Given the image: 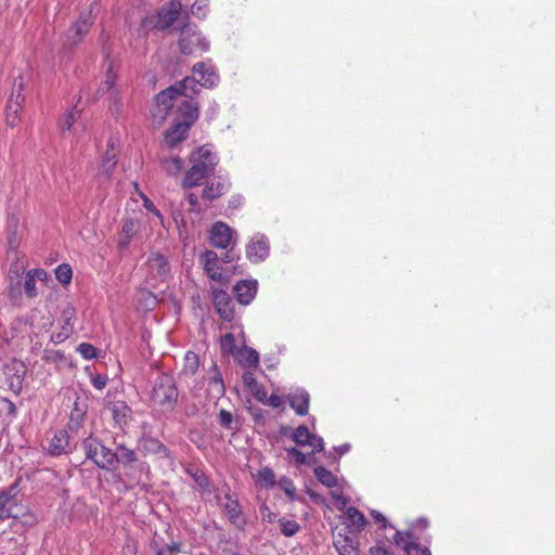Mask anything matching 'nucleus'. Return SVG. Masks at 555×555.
<instances>
[{"mask_svg":"<svg viewBox=\"0 0 555 555\" xmlns=\"http://www.w3.org/2000/svg\"><path fill=\"white\" fill-rule=\"evenodd\" d=\"M197 92L196 79L192 77H185L160 91L155 96V104L151 111L153 121L157 126L163 125L169 111L177 104L178 117L182 118V122L192 126L198 118L199 105L193 99Z\"/></svg>","mask_w":555,"mask_h":555,"instance_id":"f257e3e1","label":"nucleus"},{"mask_svg":"<svg viewBox=\"0 0 555 555\" xmlns=\"http://www.w3.org/2000/svg\"><path fill=\"white\" fill-rule=\"evenodd\" d=\"M190 163L192 166L184 176L183 188L199 185L215 170L218 157L208 145H203L191 154Z\"/></svg>","mask_w":555,"mask_h":555,"instance_id":"f03ea898","label":"nucleus"},{"mask_svg":"<svg viewBox=\"0 0 555 555\" xmlns=\"http://www.w3.org/2000/svg\"><path fill=\"white\" fill-rule=\"evenodd\" d=\"M178 389L171 375L159 374L153 382L151 400L154 405L159 406L163 411H173L178 402Z\"/></svg>","mask_w":555,"mask_h":555,"instance_id":"7ed1b4c3","label":"nucleus"},{"mask_svg":"<svg viewBox=\"0 0 555 555\" xmlns=\"http://www.w3.org/2000/svg\"><path fill=\"white\" fill-rule=\"evenodd\" d=\"M22 519L24 525L31 526L36 522L35 516L18 503L16 499V486H12L0 492V522L9 519Z\"/></svg>","mask_w":555,"mask_h":555,"instance_id":"20e7f679","label":"nucleus"},{"mask_svg":"<svg viewBox=\"0 0 555 555\" xmlns=\"http://www.w3.org/2000/svg\"><path fill=\"white\" fill-rule=\"evenodd\" d=\"M82 449L86 457L94 463L100 469L115 470L114 451L105 447L98 438L87 437L82 441Z\"/></svg>","mask_w":555,"mask_h":555,"instance_id":"39448f33","label":"nucleus"},{"mask_svg":"<svg viewBox=\"0 0 555 555\" xmlns=\"http://www.w3.org/2000/svg\"><path fill=\"white\" fill-rule=\"evenodd\" d=\"M179 49L185 55L206 52L209 49V41L202 36L196 25L186 23L180 31Z\"/></svg>","mask_w":555,"mask_h":555,"instance_id":"423d86ee","label":"nucleus"},{"mask_svg":"<svg viewBox=\"0 0 555 555\" xmlns=\"http://www.w3.org/2000/svg\"><path fill=\"white\" fill-rule=\"evenodd\" d=\"M92 24L93 20L91 9L87 12H82L79 15V18L65 34L64 44L69 49L76 46L88 34Z\"/></svg>","mask_w":555,"mask_h":555,"instance_id":"0eeeda50","label":"nucleus"},{"mask_svg":"<svg viewBox=\"0 0 555 555\" xmlns=\"http://www.w3.org/2000/svg\"><path fill=\"white\" fill-rule=\"evenodd\" d=\"M15 260L10 264L7 276L9 282L8 289L11 298H15L21 295L22 276L28 266L25 257L20 258L17 254H15Z\"/></svg>","mask_w":555,"mask_h":555,"instance_id":"6e6552de","label":"nucleus"},{"mask_svg":"<svg viewBox=\"0 0 555 555\" xmlns=\"http://www.w3.org/2000/svg\"><path fill=\"white\" fill-rule=\"evenodd\" d=\"M76 310L73 306L67 305L61 313L60 330L51 334V341L55 345L65 341L74 332V320Z\"/></svg>","mask_w":555,"mask_h":555,"instance_id":"1a4fd4ad","label":"nucleus"},{"mask_svg":"<svg viewBox=\"0 0 555 555\" xmlns=\"http://www.w3.org/2000/svg\"><path fill=\"white\" fill-rule=\"evenodd\" d=\"M212 302L219 317L227 322L234 319V304L230 295L220 288L211 287Z\"/></svg>","mask_w":555,"mask_h":555,"instance_id":"9d476101","label":"nucleus"},{"mask_svg":"<svg viewBox=\"0 0 555 555\" xmlns=\"http://www.w3.org/2000/svg\"><path fill=\"white\" fill-rule=\"evenodd\" d=\"M234 231L224 222H216L210 231V244L216 248L227 249L235 245Z\"/></svg>","mask_w":555,"mask_h":555,"instance_id":"9b49d317","label":"nucleus"},{"mask_svg":"<svg viewBox=\"0 0 555 555\" xmlns=\"http://www.w3.org/2000/svg\"><path fill=\"white\" fill-rule=\"evenodd\" d=\"M269 241L264 235H256L246 246V257L253 263H259L269 256Z\"/></svg>","mask_w":555,"mask_h":555,"instance_id":"f8f14e48","label":"nucleus"},{"mask_svg":"<svg viewBox=\"0 0 555 555\" xmlns=\"http://www.w3.org/2000/svg\"><path fill=\"white\" fill-rule=\"evenodd\" d=\"M180 11L181 3L179 1H170L157 12L155 28L159 30L169 28L178 20Z\"/></svg>","mask_w":555,"mask_h":555,"instance_id":"ddd939ff","label":"nucleus"},{"mask_svg":"<svg viewBox=\"0 0 555 555\" xmlns=\"http://www.w3.org/2000/svg\"><path fill=\"white\" fill-rule=\"evenodd\" d=\"M72 450L73 448L69 443V436L65 429L55 431L47 447V452L51 456L67 454L72 452Z\"/></svg>","mask_w":555,"mask_h":555,"instance_id":"4468645a","label":"nucleus"},{"mask_svg":"<svg viewBox=\"0 0 555 555\" xmlns=\"http://www.w3.org/2000/svg\"><path fill=\"white\" fill-rule=\"evenodd\" d=\"M199 258L207 275L214 281L222 282L224 276L222 274L221 267L219 266L217 253L214 250H206L201 254Z\"/></svg>","mask_w":555,"mask_h":555,"instance_id":"2eb2a0df","label":"nucleus"},{"mask_svg":"<svg viewBox=\"0 0 555 555\" xmlns=\"http://www.w3.org/2000/svg\"><path fill=\"white\" fill-rule=\"evenodd\" d=\"M257 289L258 283L256 280H241L235 284L233 292L236 296L237 301L241 305L246 306L254 300L257 294Z\"/></svg>","mask_w":555,"mask_h":555,"instance_id":"dca6fc26","label":"nucleus"},{"mask_svg":"<svg viewBox=\"0 0 555 555\" xmlns=\"http://www.w3.org/2000/svg\"><path fill=\"white\" fill-rule=\"evenodd\" d=\"M217 499L219 500L220 505L224 509L229 520L231 524L236 525L238 528H243L245 525V521L242 524H238V520L242 515V508L240 506V503L236 499H233L230 494V490L228 489L224 492V502L221 501V498L218 495Z\"/></svg>","mask_w":555,"mask_h":555,"instance_id":"f3484780","label":"nucleus"},{"mask_svg":"<svg viewBox=\"0 0 555 555\" xmlns=\"http://www.w3.org/2000/svg\"><path fill=\"white\" fill-rule=\"evenodd\" d=\"M114 459L115 461V470L118 468L119 465H122L124 468L130 469L134 466V464L138 462V455L134 450L127 448L122 443L116 444L115 451H114Z\"/></svg>","mask_w":555,"mask_h":555,"instance_id":"a211bd4d","label":"nucleus"},{"mask_svg":"<svg viewBox=\"0 0 555 555\" xmlns=\"http://www.w3.org/2000/svg\"><path fill=\"white\" fill-rule=\"evenodd\" d=\"M230 186L229 181L220 176L209 181L203 190L202 197L206 201H214L224 194Z\"/></svg>","mask_w":555,"mask_h":555,"instance_id":"6ab92c4d","label":"nucleus"},{"mask_svg":"<svg viewBox=\"0 0 555 555\" xmlns=\"http://www.w3.org/2000/svg\"><path fill=\"white\" fill-rule=\"evenodd\" d=\"M191 126L186 122L177 121L165 132V143L172 149L186 139Z\"/></svg>","mask_w":555,"mask_h":555,"instance_id":"aec40b11","label":"nucleus"},{"mask_svg":"<svg viewBox=\"0 0 555 555\" xmlns=\"http://www.w3.org/2000/svg\"><path fill=\"white\" fill-rule=\"evenodd\" d=\"M291 408L296 414L304 416L308 414L310 397L304 389H297L287 396Z\"/></svg>","mask_w":555,"mask_h":555,"instance_id":"412c9836","label":"nucleus"},{"mask_svg":"<svg viewBox=\"0 0 555 555\" xmlns=\"http://www.w3.org/2000/svg\"><path fill=\"white\" fill-rule=\"evenodd\" d=\"M194 74L201 75V79L196 80L203 87L214 88L219 82V76L212 67H207L205 63L199 62L193 66Z\"/></svg>","mask_w":555,"mask_h":555,"instance_id":"4be33fe9","label":"nucleus"},{"mask_svg":"<svg viewBox=\"0 0 555 555\" xmlns=\"http://www.w3.org/2000/svg\"><path fill=\"white\" fill-rule=\"evenodd\" d=\"M147 264L150 270L162 279L166 278L170 271L166 257L159 253L152 254L147 259Z\"/></svg>","mask_w":555,"mask_h":555,"instance_id":"5701e85b","label":"nucleus"},{"mask_svg":"<svg viewBox=\"0 0 555 555\" xmlns=\"http://www.w3.org/2000/svg\"><path fill=\"white\" fill-rule=\"evenodd\" d=\"M23 91V81H15L13 85V91L8 100L7 109L8 112L18 113L22 108V105L25 101V96L22 93Z\"/></svg>","mask_w":555,"mask_h":555,"instance_id":"b1692460","label":"nucleus"},{"mask_svg":"<svg viewBox=\"0 0 555 555\" xmlns=\"http://www.w3.org/2000/svg\"><path fill=\"white\" fill-rule=\"evenodd\" d=\"M347 526L351 527L353 531L360 532L366 526V518L357 507L350 506L346 508Z\"/></svg>","mask_w":555,"mask_h":555,"instance_id":"393cba45","label":"nucleus"},{"mask_svg":"<svg viewBox=\"0 0 555 555\" xmlns=\"http://www.w3.org/2000/svg\"><path fill=\"white\" fill-rule=\"evenodd\" d=\"M244 385L248 388V390L254 395V397L260 401L266 402V389L262 385H260L255 378L251 372H246L243 375Z\"/></svg>","mask_w":555,"mask_h":555,"instance_id":"a878e982","label":"nucleus"},{"mask_svg":"<svg viewBox=\"0 0 555 555\" xmlns=\"http://www.w3.org/2000/svg\"><path fill=\"white\" fill-rule=\"evenodd\" d=\"M334 546L339 555H358L353 540L347 535L338 534L335 537Z\"/></svg>","mask_w":555,"mask_h":555,"instance_id":"bb28decb","label":"nucleus"},{"mask_svg":"<svg viewBox=\"0 0 555 555\" xmlns=\"http://www.w3.org/2000/svg\"><path fill=\"white\" fill-rule=\"evenodd\" d=\"M214 371H215L214 375L209 378V382H208V392L214 398H220L224 395L225 387H224L222 376H221L220 372L218 371L216 364H214Z\"/></svg>","mask_w":555,"mask_h":555,"instance_id":"cd10ccee","label":"nucleus"},{"mask_svg":"<svg viewBox=\"0 0 555 555\" xmlns=\"http://www.w3.org/2000/svg\"><path fill=\"white\" fill-rule=\"evenodd\" d=\"M162 169L168 175V176H177L181 172L183 168V160L178 157H166L162 156L159 157Z\"/></svg>","mask_w":555,"mask_h":555,"instance_id":"c85d7f7f","label":"nucleus"},{"mask_svg":"<svg viewBox=\"0 0 555 555\" xmlns=\"http://www.w3.org/2000/svg\"><path fill=\"white\" fill-rule=\"evenodd\" d=\"M314 474L318 480L328 488H333L337 485V478L334 474L323 466L315 467Z\"/></svg>","mask_w":555,"mask_h":555,"instance_id":"c756f323","label":"nucleus"},{"mask_svg":"<svg viewBox=\"0 0 555 555\" xmlns=\"http://www.w3.org/2000/svg\"><path fill=\"white\" fill-rule=\"evenodd\" d=\"M116 81V73L113 69V63L109 62L106 69V78L105 80L100 85L96 93L99 95H104L107 93L115 85Z\"/></svg>","mask_w":555,"mask_h":555,"instance_id":"7c9ffc66","label":"nucleus"},{"mask_svg":"<svg viewBox=\"0 0 555 555\" xmlns=\"http://www.w3.org/2000/svg\"><path fill=\"white\" fill-rule=\"evenodd\" d=\"M199 367V358L193 351H188L184 357V369L185 375H194Z\"/></svg>","mask_w":555,"mask_h":555,"instance_id":"2f4dec72","label":"nucleus"},{"mask_svg":"<svg viewBox=\"0 0 555 555\" xmlns=\"http://www.w3.org/2000/svg\"><path fill=\"white\" fill-rule=\"evenodd\" d=\"M240 362L242 365L247 367H257L259 364V354L256 350L251 348H245L241 352Z\"/></svg>","mask_w":555,"mask_h":555,"instance_id":"473e14b6","label":"nucleus"},{"mask_svg":"<svg viewBox=\"0 0 555 555\" xmlns=\"http://www.w3.org/2000/svg\"><path fill=\"white\" fill-rule=\"evenodd\" d=\"M309 438H311V433L309 431L308 427L305 425L298 426L292 433V439L298 446H307Z\"/></svg>","mask_w":555,"mask_h":555,"instance_id":"72a5a7b5","label":"nucleus"},{"mask_svg":"<svg viewBox=\"0 0 555 555\" xmlns=\"http://www.w3.org/2000/svg\"><path fill=\"white\" fill-rule=\"evenodd\" d=\"M218 422L223 428L228 430H235L237 428V421L234 418L233 414L227 410H221L219 412Z\"/></svg>","mask_w":555,"mask_h":555,"instance_id":"f704fd0d","label":"nucleus"},{"mask_svg":"<svg viewBox=\"0 0 555 555\" xmlns=\"http://www.w3.org/2000/svg\"><path fill=\"white\" fill-rule=\"evenodd\" d=\"M279 524H280V527H281V532L285 537H293V535H295L300 530L299 524L297 521H295V520H288V519H285V518H280L279 519Z\"/></svg>","mask_w":555,"mask_h":555,"instance_id":"c9c22d12","label":"nucleus"},{"mask_svg":"<svg viewBox=\"0 0 555 555\" xmlns=\"http://www.w3.org/2000/svg\"><path fill=\"white\" fill-rule=\"evenodd\" d=\"M156 555H178L181 552V543L172 542L171 544H166L163 546H158L156 543L153 545Z\"/></svg>","mask_w":555,"mask_h":555,"instance_id":"e433bc0d","label":"nucleus"},{"mask_svg":"<svg viewBox=\"0 0 555 555\" xmlns=\"http://www.w3.org/2000/svg\"><path fill=\"white\" fill-rule=\"evenodd\" d=\"M55 276L62 284H68L72 281L73 271L69 264L62 263L55 269Z\"/></svg>","mask_w":555,"mask_h":555,"instance_id":"4c0bfd02","label":"nucleus"},{"mask_svg":"<svg viewBox=\"0 0 555 555\" xmlns=\"http://www.w3.org/2000/svg\"><path fill=\"white\" fill-rule=\"evenodd\" d=\"M77 351L80 353V356L85 360H92V359L96 358V354H98L96 348L93 345L88 344V343L79 344L77 347Z\"/></svg>","mask_w":555,"mask_h":555,"instance_id":"58836bf2","label":"nucleus"},{"mask_svg":"<svg viewBox=\"0 0 555 555\" xmlns=\"http://www.w3.org/2000/svg\"><path fill=\"white\" fill-rule=\"evenodd\" d=\"M143 448L144 450L149 451V452H153V453H166L167 452V449L166 447L157 439H146L144 440L143 442Z\"/></svg>","mask_w":555,"mask_h":555,"instance_id":"ea45409f","label":"nucleus"},{"mask_svg":"<svg viewBox=\"0 0 555 555\" xmlns=\"http://www.w3.org/2000/svg\"><path fill=\"white\" fill-rule=\"evenodd\" d=\"M404 552L406 555H431L428 547L418 543H405Z\"/></svg>","mask_w":555,"mask_h":555,"instance_id":"a19ab883","label":"nucleus"},{"mask_svg":"<svg viewBox=\"0 0 555 555\" xmlns=\"http://www.w3.org/2000/svg\"><path fill=\"white\" fill-rule=\"evenodd\" d=\"M24 292L29 298H34L38 295L36 289V280L27 272L23 283Z\"/></svg>","mask_w":555,"mask_h":555,"instance_id":"79ce46f5","label":"nucleus"},{"mask_svg":"<svg viewBox=\"0 0 555 555\" xmlns=\"http://www.w3.org/2000/svg\"><path fill=\"white\" fill-rule=\"evenodd\" d=\"M208 0H196L191 7V13L198 18L206 16Z\"/></svg>","mask_w":555,"mask_h":555,"instance_id":"37998d69","label":"nucleus"},{"mask_svg":"<svg viewBox=\"0 0 555 555\" xmlns=\"http://www.w3.org/2000/svg\"><path fill=\"white\" fill-rule=\"evenodd\" d=\"M134 232H135L134 221H132V220L125 221L122 224V233H124L125 237L121 238L120 244L122 246H127L131 236L134 234Z\"/></svg>","mask_w":555,"mask_h":555,"instance_id":"c03bdc74","label":"nucleus"},{"mask_svg":"<svg viewBox=\"0 0 555 555\" xmlns=\"http://www.w3.org/2000/svg\"><path fill=\"white\" fill-rule=\"evenodd\" d=\"M279 486L291 500H294L296 487L288 477H282L279 481Z\"/></svg>","mask_w":555,"mask_h":555,"instance_id":"a18cd8bd","label":"nucleus"},{"mask_svg":"<svg viewBox=\"0 0 555 555\" xmlns=\"http://www.w3.org/2000/svg\"><path fill=\"white\" fill-rule=\"evenodd\" d=\"M79 114H80V112L75 108L73 111L68 112V114L60 122V127H61L62 131L69 130L72 128V126L74 125V122L76 121V119L78 118Z\"/></svg>","mask_w":555,"mask_h":555,"instance_id":"49530a36","label":"nucleus"},{"mask_svg":"<svg viewBox=\"0 0 555 555\" xmlns=\"http://www.w3.org/2000/svg\"><path fill=\"white\" fill-rule=\"evenodd\" d=\"M258 478L260 481L267 483L268 486L272 487L275 485V474L269 467L261 468L258 473Z\"/></svg>","mask_w":555,"mask_h":555,"instance_id":"de8ad7c7","label":"nucleus"},{"mask_svg":"<svg viewBox=\"0 0 555 555\" xmlns=\"http://www.w3.org/2000/svg\"><path fill=\"white\" fill-rule=\"evenodd\" d=\"M221 350L225 353H232L235 348V338L231 333L225 334L220 340Z\"/></svg>","mask_w":555,"mask_h":555,"instance_id":"09e8293b","label":"nucleus"},{"mask_svg":"<svg viewBox=\"0 0 555 555\" xmlns=\"http://www.w3.org/2000/svg\"><path fill=\"white\" fill-rule=\"evenodd\" d=\"M288 457L295 462L297 465L305 464L307 462V456L300 450L296 448L286 449Z\"/></svg>","mask_w":555,"mask_h":555,"instance_id":"8fccbe9b","label":"nucleus"},{"mask_svg":"<svg viewBox=\"0 0 555 555\" xmlns=\"http://www.w3.org/2000/svg\"><path fill=\"white\" fill-rule=\"evenodd\" d=\"M411 538H412V533L410 531H405V532L397 531L393 537V543L398 546H402V548L404 550V544L410 543L409 539H411Z\"/></svg>","mask_w":555,"mask_h":555,"instance_id":"3c124183","label":"nucleus"},{"mask_svg":"<svg viewBox=\"0 0 555 555\" xmlns=\"http://www.w3.org/2000/svg\"><path fill=\"white\" fill-rule=\"evenodd\" d=\"M116 155L113 154L112 156H106V158L102 163V172L108 177L114 167L116 166Z\"/></svg>","mask_w":555,"mask_h":555,"instance_id":"603ef678","label":"nucleus"},{"mask_svg":"<svg viewBox=\"0 0 555 555\" xmlns=\"http://www.w3.org/2000/svg\"><path fill=\"white\" fill-rule=\"evenodd\" d=\"M133 186H134V189H135L137 193L139 194V196L143 199V206H144L147 210H150V211H152V212L156 214L157 216H159V211L156 209V207H155V205L153 204V202H152L151 199H149V198L144 195V193H142L141 191H139V186H138V183H137V182H134V183H133Z\"/></svg>","mask_w":555,"mask_h":555,"instance_id":"864d4df0","label":"nucleus"},{"mask_svg":"<svg viewBox=\"0 0 555 555\" xmlns=\"http://www.w3.org/2000/svg\"><path fill=\"white\" fill-rule=\"evenodd\" d=\"M307 446L311 447L312 452H320L323 450V439L317 435L311 434V438L308 439Z\"/></svg>","mask_w":555,"mask_h":555,"instance_id":"5fc2aeb1","label":"nucleus"},{"mask_svg":"<svg viewBox=\"0 0 555 555\" xmlns=\"http://www.w3.org/2000/svg\"><path fill=\"white\" fill-rule=\"evenodd\" d=\"M108 377L106 375L96 374L92 376L91 383L94 388L102 390L107 385Z\"/></svg>","mask_w":555,"mask_h":555,"instance_id":"6e6d98bb","label":"nucleus"},{"mask_svg":"<svg viewBox=\"0 0 555 555\" xmlns=\"http://www.w3.org/2000/svg\"><path fill=\"white\" fill-rule=\"evenodd\" d=\"M238 258V254L234 250V245H231L225 254L221 257L224 263H230Z\"/></svg>","mask_w":555,"mask_h":555,"instance_id":"4d7b16f0","label":"nucleus"},{"mask_svg":"<svg viewBox=\"0 0 555 555\" xmlns=\"http://www.w3.org/2000/svg\"><path fill=\"white\" fill-rule=\"evenodd\" d=\"M263 404H268L273 408H280L283 403L282 399L278 395H271L270 397L266 396V402H262Z\"/></svg>","mask_w":555,"mask_h":555,"instance_id":"13d9d810","label":"nucleus"},{"mask_svg":"<svg viewBox=\"0 0 555 555\" xmlns=\"http://www.w3.org/2000/svg\"><path fill=\"white\" fill-rule=\"evenodd\" d=\"M371 516L376 522L380 524L382 528L385 529L388 526L386 517L380 512L371 511Z\"/></svg>","mask_w":555,"mask_h":555,"instance_id":"bf43d9fd","label":"nucleus"},{"mask_svg":"<svg viewBox=\"0 0 555 555\" xmlns=\"http://www.w3.org/2000/svg\"><path fill=\"white\" fill-rule=\"evenodd\" d=\"M28 273L35 279V280H39V281H46L47 278H48V273L47 271H44L43 269H34V270H29Z\"/></svg>","mask_w":555,"mask_h":555,"instance_id":"052dcab7","label":"nucleus"},{"mask_svg":"<svg viewBox=\"0 0 555 555\" xmlns=\"http://www.w3.org/2000/svg\"><path fill=\"white\" fill-rule=\"evenodd\" d=\"M5 112H7V122H8V125H10L11 127H14L17 124V120H18V116H17L18 113L14 114L13 112H8L7 108H5Z\"/></svg>","mask_w":555,"mask_h":555,"instance_id":"680f3d73","label":"nucleus"},{"mask_svg":"<svg viewBox=\"0 0 555 555\" xmlns=\"http://www.w3.org/2000/svg\"><path fill=\"white\" fill-rule=\"evenodd\" d=\"M262 518L268 522L274 521L276 515L268 509V507L261 508Z\"/></svg>","mask_w":555,"mask_h":555,"instance_id":"e2e57ef3","label":"nucleus"},{"mask_svg":"<svg viewBox=\"0 0 555 555\" xmlns=\"http://www.w3.org/2000/svg\"><path fill=\"white\" fill-rule=\"evenodd\" d=\"M334 500L339 504L338 508L343 509L346 507L348 500L343 494H333Z\"/></svg>","mask_w":555,"mask_h":555,"instance_id":"0e129e2a","label":"nucleus"},{"mask_svg":"<svg viewBox=\"0 0 555 555\" xmlns=\"http://www.w3.org/2000/svg\"><path fill=\"white\" fill-rule=\"evenodd\" d=\"M44 358L47 360L55 361L57 359H63V354L60 351H46Z\"/></svg>","mask_w":555,"mask_h":555,"instance_id":"69168bd1","label":"nucleus"},{"mask_svg":"<svg viewBox=\"0 0 555 555\" xmlns=\"http://www.w3.org/2000/svg\"><path fill=\"white\" fill-rule=\"evenodd\" d=\"M371 554L372 555H393L391 552H389L387 548L385 547H373L371 548Z\"/></svg>","mask_w":555,"mask_h":555,"instance_id":"338daca9","label":"nucleus"},{"mask_svg":"<svg viewBox=\"0 0 555 555\" xmlns=\"http://www.w3.org/2000/svg\"><path fill=\"white\" fill-rule=\"evenodd\" d=\"M188 202H189L190 206L192 207V210H195L196 206L198 204V197L194 193H189Z\"/></svg>","mask_w":555,"mask_h":555,"instance_id":"774afa93","label":"nucleus"}]
</instances>
